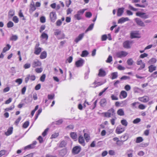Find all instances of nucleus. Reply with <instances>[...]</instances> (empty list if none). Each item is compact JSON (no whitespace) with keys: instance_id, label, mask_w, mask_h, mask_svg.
<instances>
[{"instance_id":"obj_1","label":"nucleus","mask_w":157,"mask_h":157,"mask_svg":"<svg viewBox=\"0 0 157 157\" xmlns=\"http://www.w3.org/2000/svg\"><path fill=\"white\" fill-rule=\"evenodd\" d=\"M86 10V9H83L78 11L77 13L74 15L75 18L78 20L81 19H82V16Z\"/></svg>"},{"instance_id":"obj_2","label":"nucleus","mask_w":157,"mask_h":157,"mask_svg":"<svg viewBox=\"0 0 157 157\" xmlns=\"http://www.w3.org/2000/svg\"><path fill=\"white\" fill-rule=\"evenodd\" d=\"M128 53L124 51H120L116 53V56L119 58H122L126 56Z\"/></svg>"},{"instance_id":"obj_3","label":"nucleus","mask_w":157,"mask_h":157,"mask_svg":"<svg viewBox=\"0 0 157 157\" xmlns=\"http://www.w3.org/2000/svg\"><path fill=\"white\" fill-rule=\"evenodd\" d=\"M136 15L137 16L144 19L148 18L149 17V15L147 14L146 13L139 11L137 12Z\"/></svg>"},{"instance_id":"obj_4","label":"nucleus","mask_w":157,"mask_h":157,"mask_svg":"<svg viewBox=\"0 0 157 157\" xmlns=\"http://www.w3.org/2000/svg\"><path fill=\"white\" fill-rule=\"evenodd\" d=\"M132 43V41L126 40L123 43V47L125 48L129 49L131 47V45Z\"/></svg>"},{"instance_id":"obj_5","label":"nucleus","mask_w":157,"mask_h":157,"mask_svg":"<svg viewBox=\"0 0 157 157\" xmlns=\"http://www.w3.org/2000/svg\"><path fill=\"white\" fill-rule=\"evenodd\" d=\"M81 148L80 146H76L73 147L72 150V153L74 154H78L81 151Z\"/></svg>"},{"instance_id":"obj_6","label":"nucleus","mask_w":157,"mask_h":157,"mask_svg":"<svg viewBox=\"0 0 157 157\" xmlns=\"http://www.w3.org/2000/svg\"><path fill=\"white\" fill-rule=\"evenodd\" d=\"M36 141L35 140L34 141H33L32 144L25 146L24 148V149L26 150L27 149H33L35 147V145H36Z\"/></svg>"},{"instance_id":"obj_7","label":"nucleus","mask_w":157,"mask_h":157,"mask_svg":"<svg viewBox=\"0 0 157 157\" xmlns=\"http://www.w3.org/2000/svg\"><path fill=\"white\" fill-rule=\"evenodd\" d=\"M134 20L138 25L141 27H144L145 26L144 22L140 18H136Z\"/></svg>"},{"instance_id":"obj_8","label":"nucleus","mask_w":157,"mask_h":157,"mask_svg":"<svg viewBox=\"0 0 157 157\" xmlns=\"http://www.w3.org/2000/svg\"><path fill=\"white\" fill-rule=\"evenodd\" d=\"M50 17L51 21L54 22L57 19V16L55 12H52L50 13Z\"/></svg>"},{"instance_id":"obj_9","label":"nucleus","mask_w":157,"mask_h":157,"mask_svg":"<svg viewBox=\"0 0 157 157\" xmlns=\"http://www.w3.org/2000/svg\"><path fill=\"white\" fill-rule=\"evenodd\" d=\"M41 65V63L37 59L34 60L32 63V67L33 68L40 66Z\"/></svg>"},{"instance_id":"obj_10","label":"nucleus","mask_w":157,"mask_h":157,"mask_svg":"<svg viewBox=\"0 0 157 157\" xmlns=\"http://www.w3.org/2000/svg\"><path fill=\"white\" fill-rule=\"evenodd\" d=\"M84 63V60L82 58H80V59L75 62V65L77 67H82Z\"/></svg>"},{"instance_id":"obj_11","label":"nucleus","mask_w":157,"mask_h":157,"mask_svg":"<svg viewBox=\"0 0 157 157\" xmlns=\"http://www.w3.org/2000/svg\"><path fill=\"white\" fill-rule=\"evenodd\" d=\"M124 131L125 128L121 127V126L120 125L116 128L115 132L116 133L120 134L123 132Z\"/></svg>"},{"instance_id":"obj_12","label":"nucleus","mask_w":157,"mask_h":157,"mask_svg":"<svg viewBox=\"0 0 157 157\" xmlns=\"http://www.w3.org/2000/svg\"><path fill=\"white\" fill-rule=\"evenodd\" d=\"M33 100L32 96L29 95L27 98L21 100L22 102H25V104H28L31 102Z\"/></svg>"},{"instance_id":"obj_13","label":"nucleus","mask_w":157,"mask_h":157,"mask_svg":"<svg viewBox=\"0 0 157 157\" xmlns=\"http://www.w3.org/2000/svg\"><path fill=\"white\" fill-rule=\"evenodd\" d=\"M30 7L29 12L30 13H32L36 10V7L34 4L33 1H32V2L30 4Z\"/></svg>"},{"instance_id":"obj_14","label":"nucleus","mask_w":157,"mask_h":157,"mask_svg":"<svg viewBox=\"0 0 157 157\" xmlns=\"http://www.w3.org/2000/svg\"><path fill=\"white\" fill-rule=\"evenodd\" d=\"M84 33L80 34L75 39L74 41L76 43H78L82 39L84 36Z\"/></svg>"},{"instance_id":"obj_15","label":"nucleus","mask_w":157,"mask_h":157,"mask_svg":"<svg viewBox=\"0 0 157 157\" xmlns=\"http://www.w3.org/2000/svg\"><path fill=\"white\" fill-rule=\"evenodd\" d=\"M78 141L79 144L84 146L85 145V140L83 137L82 136H80L78 137Z\"/></svg>"},{"instance_id":"obj_16","label":"nucleus","mask_w":157,"mask_h":157,"mask_svg":"<svg viewBox=\"0 0 157 157\" xmlns=\"http://www.w3.org/2000/svg\"><path fill=\"white\" fill-rule=\"evenodd\" d=\"M129 19L127 17H122L118 20V24H122L126 21H129Z\"/></svg>"},{"instance_id":"obj_17","label":"nucleus","mask_w":157,"mask_h":157,"mask_svg":"<svg viewBox=\"0 0 157 157\" xmlns=\"http://www.w3.org/2000/svg\"><path fill=\"white\" fill-rule=\"evenodd\" d=\"M139 100L142 102L146 103L148 101L149 99V98L147 96H144L142 97L139 98Z\"/></svg>"},{"instance_id":"obj_18","label":"nucleus","mask_w":157,"mask_h":157,"mask_svg":"<svg viewBox=\"0 0 157 157\" xmlns=\"http://www.w3.org/2000/svg\"><path fill=\"white\" fill-rule=\"evenodd\" d=\"M106 75V72L102 69H100L99 70L98 75L99 77H104Z\"/></svg>"},{"instance_id":"obj_19","label":"nucleus","mask_w":157,"mask_h":157,"mask_svg":"<svg viewBox=\"0 0 157 157\" xmlns=\"http://www.w3.org/2000/svg\"><path fill=\"white\" fill-rule=\"evenodd\" d=\"M67 153V150L66 149H63L59 151V156L63 157Z\"/></svg>"},{"instance_id":"obj_20","label":"nucleus","mask_w":157,"mask_h":157,"mask_svg":"<svg viewBox=\"0 0 157 157\" xmlns=\"http://www.w3.org/2000/svg\"><path fill=\"white\" fill-rule=\"evenodd\" d=\"M124 8L123 7L119 8L117 10V15L118 16H121L124 12Z\"/></svg>"},{"instance_id":"obj_21","label":"nucleus","mask_w":157,"mask_h":157,"mask_svg":"<svg viewBox=\"0 0 157 157\" xmlns=\"http://www.w3.org/2000/svg\"><path fill=\"white\" fill-rule=\"evenodd\" d=\"M34 49V53L36 55H38L41 52L42 49L41 48H35Z\"/></svg>"},{"instance_id":"obj_22","label":"nucleus","mask_w":157,"mask_h":157,"mask_svg":"<svg viewBox=\"0 0 157 157\" xmlns=\"http://www.w3.org/2000/svg\"><path fill=\"white\" fill-rule=\"evenodd\" d=\"M47 56V52L46 51L42 52L40 56V58L41 59H44L46 58Z\"/></svg>"},{"instance_id":"obj_23","label":"nucleus","mask_w":157,"mask_h":157,"mask_svg":"<svg viewBox=\"0 0 157 157\" xmlns=\"http://www.w3.org/2000/svg\"><path fill=\"white\" fill-rule=\"evenodd\" d=\"M106 103V101L105 99L103 98L101 99L100 102V105L102 107H104L105 106Z\"/></svg>"},{"instance_id":"obj_24","label":"nucleus","mask_w":157,"mask_h":157,"mask_svg":"<svg viewBox=\"0 0 157 157\" xmlns=\"http://www.w3.org/2000/svg\"><path fill=\"white\" fill-rule=\"evenodd\" d=\"M40 37L42 39H45V40L47 41L48 39V36L47 34L44 32H43L41 34Z\"/></svg>"},{"instance_id":"obj_25","label":"nucleus","mask_w":157,"mask_h":157,"mask_svg":"<svg viewBox=\"0 0 157 157\" xmlns=\"http://www.w3.org/2000/svg\"><path fill=\"white\" fill-rule=\"evenodd\" d=\"M13 127H10L9 128L7 131L5 133V134L6 136H9L13 132Z\"/></svg>"},{"instance_id":"obj_26","label":"nucleus","mask_w":157,"mask_h":157,"mask_svg":"<svg viewBox=\"0 0 157 157\" xmlns=\"http://www.w3.org/2000/svg\"><path fill=\"white\" fill-rule=\"evenodd\" d=\"M117 114L119 116H123L124 115V112L122 109H119L117 111Z\"/></svg>"},{"instance_id":"obj_27","label":"nucleus","mask_w":157,"mask_h":157,"mask_svg":"<svg viewBox=\"0 0 157 157\" xmlns=\"http://www.w3.org/2000/svg\"><path fill=\"white\" fill-rule=\"evenodd\" d=\"M111 78L112 79H115L118 77V73L117 72H113L111 74Z\"/></svg>"},{"instance_id":"obj_28","label":"nucleus","mask_w":157,"mask_h":157,"mask_svg":"<svg viewBox=\"0 0 157 157\" xmlns=\"http://www.w3.org/2000/svg\"><path fill=\"white\" fill-rule=\"evenodd\" d=\"M148 68L149 69V71L150 72H152L153 71L156 70V67L152 65L149 66Z\"/></svg>"},{"instance_id":"obj_29","label":"nucleus","mask_w":157,"mask_h":157,"mask_svg":"<svg viewBox=\"0 0 157 157\" xmlns=\"http://www.w3.org/2000/svg\"><path fill=\"white\" fill-rule=\"evenodd\" d=\"M121 96H122L124 98H126L127 96V92L125 91H122L120 95V97L121 98Z\"/></svg>"},{"instance_id":"obj_30","label":"nucleus","mask_w":157,"mask_h":157,"mask_svg":"<svg viewBox=\"0 0 157 157\" xmlns=\"http://www.w3.org/2000/svg\"><path fill=\"white\" fill-rule=\"evenodd\" d=\"M128 139L127 138L125 140H117L116 142V144L119 146H121L123 144V142L126 141Z\"/></svg>"},{"instance_id":"obj_31","label":"nucleus","mask_w":157,"mask_h":157,"mask_svg":"<svg viewBox=\"0 0 157 157\" xmlns=\"http://www.w3.org/2000/svg\"><path fill=\"white\" fill-rule=\"evenodd\" d=\"M63 122V121L62 119H60L58 121H56L54 122H52V124H56L59 125L62 123Z\"/></svg>"},{"instance_id":"obj_32","label":"nucleus","mask_w":157,"mask_h":157,"mask_svg":"<svg viewBox=\"0 0 157 157\" xmlns=\"http://www.w3.org/2000/svg\"><path fill=\"white\" fill-rule=\"evenodd\" d=\"M11 46L9 44H7L6 46L4 47L3 49V52L5 53L7 51L9 50Z\"/></svg>"},{"instance_id":"obj_33","label":"nucleus","mask_w":157,"mask_h":157,"mask_svg":"<svg viewBox=\"0 0 157 157\" xmlns=\"http://www.w3.org/2000/svg\"><path fill=\"white\" fill-rule=\"evenodd\" d=\"M94 23H92L91 24H90L89 26L88 27V28H87V29L85 31V33H86L88 31H91L92 30V29H93L94 26Z\"/></svg>"},{"instance_id":"obj_34","label":"nucleus","mask_w":157,"mask_h":157,"mask_svg":"<svg viewBox=\"0 0 157 157\" xmlns=\"http://www.w3.org/2000/svg\"><path fill=\"white\" fill-rule=\"evenodd\" d=\"M89 54L88 52L86 50H84L82 51L81 56L82 57H85Z\"/></svg>"},{"instance_id":"obj_35","label":"nucleus","mask_w":157,"mask_h":157,"mask_svg":"<svg viewBox=\"0 0 157 157\" xmlns=\"http://www.w3.org/2000/svg\"><path fill=\"white\" fill-rule=\"evenodd\" d=\"M134 62L132 58H129L128 59L127 61V64L129 66L132 65Z\"/></svg>"},{"instance_id":"obj_36","label":"nucleus","mask_w":157,"mask_h":157,"mask_svg":"<svg viewBox=\"0 0 157 157\" xmlns=\"http://www.w3.org/2000/svg\"><path fill=\"white\" fill-rule=\"evenodd\" d=\"M85 139L87 142L89 141L90 139V136L89 134L87 133H85L84 135Z\"/></svg>"},{"instance_id":"obj_37","label":"nucleus","mask_w":157,"mask_h":157,"mask_svg":"<svg viewBox=\"0 0 157 157\" xmlns=\"http://www.w3.org/2000/svg\"><path fill=\"white\" fill-rule=\"evenodd\" d=\"M17 39L18 36L16 35H13L10 38V40L14 41H16Z\"/></svg>"},{"instance_id":"obj_38","label":"nucleus","mask_w":157,"mask_h":157,"mask_svg":"<svg viewBox=\"0 0 157 157\" xmlns=\"http://www.w3.org/2000/svg\"><path fill=\"white\" fill-rule=\"evenodd\" d=\"M156 62V59L155 58H151L148 61V63L150 64H153L155 63Z\"/></svg>"},{"instance_id":"obj_39","label":"nucleus","mask_w":157,"mask_h":157,"mask_svg":"<svg viewBox=\"0 0 157 157\" xmlns=\"http://www.w3.org/2000/svg\"><path fill=\"white\" fill-rule=\"evenodd\" d=\"M70 136L71 138L73 139H76L77 136V134L75 132H71L70 133Z\"/></svg>"},{"instance_id":"obj_40","label":"nucleus","mask_w":157,"mask_h":157,"mask_svg":"<svg viewBox=\"0 0 157 157\" xmlns=\"http://www.w3.org/2000/svg\"><path fill=\"white\" fill-rule=\"evenodd\" d=\"M148 5V3H145L144 4L141 5H140L139 4H135V6L136 7L144 8L146 6H147Z\"/></svg>"},{"instance_id":"obj_41","label":"nucleus","mask_w":157,"mask_h":157,"mask_svg":"<svg viewBox=\"0 0 157 157\" xmlns=\"http://www.w3.org/2000/svg\"><path fill=\"white\" fill-rule=\"evenodd\" d=\"M67 144L66 142L64 140L62 141L60 144L59 147H65Z\"/></svg>"},{"instance_id":"obj_42","label":"nucleus","mask_w":157,"mask_h":157,"mask_svg":"<svg viewBox=\"0 0 157 157\" xmlns=\"http://www.w3.org/2000/svg\"><path fill=\"white\" fill-rule=\"evenodd\" d=\"M14 25L13 23L11 21H9L7 24V26L8 28L13 27Z\"/></svg>"},{"instance_id":"obj_43","label":"nucleus","mask_w":157,"mask_h":157,"mask_svg":"<svg viewBox=\"0 0 157 157\" xmlns=\"http://www.w3.org/2000/svg\"><path fill=\"white\" fill-rule=\"evenodd\" d=\"M121 123L123 125L125 126H127L128 125V123L126 120L123 119L121 121Z\"/></svg>"},{"instance_id":"obj_44","label":"nucleus","mask_w":157,"mask_h":157,"mask_svg":"<svg viewBox=\"0 0 157 157\" xmlns=\"http://www.w3.org/2000/svg\"><path fill=\"white\" fill-rule=\"evenodd\" d=\"M134 91L135 93H139L142 90L140 88L137 87H135L133 88Z\"/></svg>"},{"instance_id":"obj_45","label":"nucleus","mask_w":157,"mask_h":157,"mask_svg":"<svg viewBox=\"0 0 157 157\" xmlns=\"http://www.w3.org/2000/svg\"><path fill=\"white\" fill-rule=\"evenodd\" d=\"M108 111L109 113H110L111 115L113 116L115 114V110L113 108L109 109Z\"/></svg>"},{"instance_id":"obj_46","label":"nucleus","mask_w":157,"mask_h":157,"mask_svg":"<svg viewBox=\"0 0 157 157\" xmlns=\"http://www.w3.org/2000/svg\"><path fill=\"white\" fill-rule=\"evenodd\" d=\"M90 72V70L89 68H88V71L85 73L84 78L86 79L88 78L89 74Z\"/></svg>"},{"instance_id":"obj_47","label":"nucleus","mask_w":157,"mask_h":157,"mask_svg":"<svg viewBox=\"0 0 157 157\" xmlns=\"http://www.w3.org/2000/svg\"><path fill=\"white\" fill-rule=\"evenodd\" d=\"M127 101L126 100H125L124 101H122L120 102L121 105V107H123L126 106L127 105Z\"/></svg>"},{"instance_id":"obj_48","label":"nucleus","mask_w":157,"mask_h":157,"mask_svg":"<svg viewBox=\"0 0 157 157\" xmlns=\"http://www.w3.org/2000/svg\"><path fill=\"white\" fill-rule=\"evenodd\" d=\"M143 140V138L141 137H139L136 138V143H140Z\"/></svg>"},{"instance_id":"obj_49","label":"nucleus","mask_w":157,"mask_h":157,"mask_svg":"<svg viewBox=\"0 0 157 157\" xmlns=\"http://www.w3.org/2000/svg\"><path fill=\"white\" fill-rule=\"evenodd\" d=\"M14 104L12 105L10 107L6 108L5 110L6 111H9L10 110H12L14 109Z\"/></svg>"},{"instance_id":"obj_50","label":"nucleus","mask_w":157,"mask_h":157,"mask_svg":"<svg viewBox=\"0 0 157 157\" xmlns=\"http://www.w3.org/2000/svg\"><path fill=\"white\" fill-rule=\"evenodd\" d=\"M112 61V57L111 55H109L106 62L108 63H110Z\"/></svg>"},{"instance_id":"obj_51","label":"nucleus","mask_w":157,"mask_h":157,"mask_svg":"<svg viewBox=\"0 0 157 157\" xmlns=\"http://www.w3.org/2000/svg\"><path fill=\"white\" fill-rule=\"evenodd\" d=\"M29 121H25L23 124V127L24 128H26L29 125Z\"/></svg>"},{"instance_id":"obj_52","label":"nucleus","mask_w":157,"mask_h":157,"mask_svg":"<svg viewBox=\"0 0 157 157\" xmlns=\"http://www.w3.org/2000/svg\"><path fill=\"white\" fill-rule=\"evenodd\" d=\"M92 16V14L90 12H86V13L85 16L86 17L90 18Z\"/></svg>"},{"instance_id":"obj_53","label":"nucleus","mask_w":157,"mask_h":157,"mask_svg":"<svg viewBox=\"0 0 157 157\" xmlns=\"http://www.w3.org/2000/svg\"><path fill=\"white\" fill-rule=\"evenodd\" d=\"M40 21L42 23H44L46 21V18L44 16H42L40 17Z\"/></svg>"},{"instance_id":"obj_54","label":"nucleus","mask_w":157,"mask_h":157,"mask_svg":"<svg viewBox=\"0 0 157 157\" xmlns=\"http://www.w3.org/2000/svg\"><path fill=\"white\" fill-rule=\"evenodd\" d=\"M13 21L15 23H17L19 21V19L16 16H14L13 17Z\"/></svg>"},{"instance_id":"obj_55","label":"nucleus","mask_w":157,"mask_h":157,"mask_svg":"<svg viewBox=\"0 0 157 157\" xmlns=\"http://www.w3.org/2000/svg\"><path fill=\"white\" fill-rule=\"evenodd\" d=\"M141 121L140 119L139 118H136L133 121V123L134 124H137Z\"/></svg>"},{"instance_id":"obj_56","label":"nucleus","mask_w":157,"mask_h":157,"mask_svg":"<svg viewBox=\"0 0 157 157\" xmlns=\"http://www.w3.org/2000/svg\"><path fill=\"white\" fill-rule=\"evenodd\" d=\"M148 54L146 53H144L141 54L139 56L140 58H144L145 57H147L148 56Z\"/></svg>"},{"instance_id":"obj_57","label":"nucleus","mask_w":157,"mask_h":157,"mask_svg":"<svg viewBox=\"0 0 157 157\" xmlns=\"http://www.w3.org/2000/svg\"><path fill=\"white\" fill-rule=\"evenodd\" d=\"M130 77L128 76H122L121 78L120 79L121 80H126L128 79H129Z\"/></svg>"},{"instance_id":"obj_58","label":"nucleus","mask_w":157,"mask_h":157,"mask_svg":"<svg viewBox=\"0 0 157 157\" xmlns=\"http://www.w3.org/2000/svg\"><path fill=\"white\" fill-rule=\"evenodd\" d=\"M46 77V75L45 74H43L41 76L40 78V80L42 82H44L45 81V79Z\"/></svg>"},{"instance_id":"obj_59","label":"nucleus","mask_w":157,"mask_h":157,"mask_svg":"<svg viewBox=\"0 0 157 157\" xmlns=\"http://www.w3.org/2000/svg\"><path fill=\"white\" fill-rule=\"evenodd\" d=\"M104 114V116L106 117H110L111 116V115L110 114V113H109L108 111V112L103 113Z\"/></svg>"},{"instance_id":"obj_60","label":"nucleus","mask_w":157,"mask_h":157,"mask_svg":"<svg viewBox=\"0 0 157 157\" xmlns=\"http://www.w3.org/2000/svg\"><path fill=\"white\" fill-rule=\"evenodd\" d=\"M55 97V95L54 94H48V99L51 100L54 99Z\"/></svg>"},{"instance_id":"obj_61","label":"nucleus","mask_w":157,"mask_h":157,"mask_svg":"<svg viewBox=\"0 0 157 157\" xmlns=\"http://www.w3.org/2000/svg\"><path fill=\"white\" fill-rule=\"evenodd\" d=\"M35 71L37 73H40L43 71V69L42 68H36L35 69Z\"/></svg>"},{"instance_id":"obj_62","label":"nucleus","mask_w":157,"mask_h":157,"mask_svg":"<svg viewBox=\"0 0 157 157\" xmlns=\"http://www.w3.org/2000/svg\"><path fill=\"white\" fill-rule=\"evenodd\" d=\"M30 66L31 65L30 64L28 63H27L24 65V67L25 69H27L29 68Z\"/></svg>"},{"instance_id":"obj_63","label":"nucleus","mask_w":157,"mask_h":157,"mask_svg":"<svg viewBox=\"0 0 157 157\" xmlns=\"http://www.w3.org/2000/svg\"><path fill=\"white\" fill-rule=\"evenodd\" d=\"M45 27H46L44 25H41V27H40V30H39L40 32L41 33H42V31L44 30V29H45Z\"/></svg>"},{"instance_id":"obj_64","label":"nucleus","mask_w":157,"mask_h":157,"mask_svg":"<svg viewBox=\"0 0 157 157\" xmlns=\"http://www.w3.org/2000/svg\"><path fill=\"white\" fill-rule=\"evenodd\" d=\"M22 80L21 78H18L16 80L15 82L18 83V85H20L22 82Z\"/></svg>"}]
</instances>
